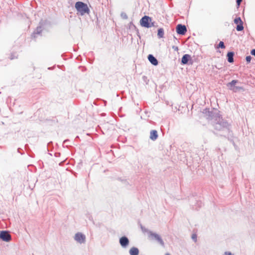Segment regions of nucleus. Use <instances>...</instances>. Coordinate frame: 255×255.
I'll return each instance as SVG.
<instances>
[{"label":"nucleus","mask_w":255,"mask_h":255,"mask_svg":"<svg viewBox=\"0 0 255 255\" xmlns=\"http://www.w3.org/2000/svg\"><path fill=\"white\" fill-rule=\"evenodd\" d=\"M165 255H170L169 253H166Z\"/></svg>","instance_id":"nucleus-32"},{"label":"nucleus","mask_w":255,"mask_h":255,"mask_svg":"<svg viewBox=\"0 0 255 255\" xmlns=\"http://www.w3.org/2000/svg\"><path fill=\"white\" fill-rule=\"evenodd\" d=\"M176 32L178 34L183 35L187 32V28L185 25L178 24L176 26Z\"/></svg>","instance_id":"nucleus-9"},{"label":"nucleus","mask_w":255,"mask_h":255,"mask_svg":"<svg viewBox=\"0 0 255 255\" xmlns=\"http://www.w3.org/2000/svg\"><path fill=\"white\" fill-rule=\"evenodd\" d=\"M75 6L77 10L80 12V14L82 15L85 13L88 14L90 12V9L88 7L87 4L83 2H76Z\"/></svg>","instance_id":"nucleus-2"},{"label":"nucleus","mask_w":255,"mask_h":255,"mask_svg":"<svg viewBox=\"0 0 255 255\" xmlns=\"http://www.w3.org/2000/svg\"><path fill=\"white\" fill-rule=\"evenodd\" d=\"M140 228H141V231L143 233H147L148 234V235H149V232H151L150 231H149L147 229L145 228L144 227L142 226L141 225H140Z\"/></svg>","instance_id":"nucleus-20"},{"label":"nucleus","mask_w":255,"mask_h":255,"mask_svg":"<svg viewBox=\"0 0 255 255\" xmlns=\"http://www.w3.org/2000/svg\"><path fill=\"white\" fill-rule=\"evenodd\" d=\"M197 205L199 207H200L202 206V203L200 201H198L197 202Z\"/></svg>","instance_id":"nucleus-28"},{"label":"nucleus","mask_w":255,"mask_h":255,"mask_svg":"<svg viewBox=\"0 0 255 255\" xmlns=\"http://www.w3.org/2000/svg\"><path fill=\"white\" fill-rule=\"evenodd\" d=\"M129 29H132V28L134 29L136 31L137 35L139 37V38H140L138 30V29H137V28L136 27L135 25L133 24L132 22H130L129 23Z\"/></svg>","instance_id":"nucleus-16"},{"label":"nucleus","mask_w":255,"mask_h":255,"mask_svg":"<svg viewBox=\"0 0 255 255\" xmlns=\"http://www.w3.org/2000/svg\"><path fill=\"white\" fill-rule=\"evenodd\" d=\"M86 236L81 232H78L75 234L74 239L80 244H85L86 243Z\"/></svg>","instance_id":"nucleus-5"},{"label":"nucleus","mask_w":255,"mask_h":255,"mask_svg":"<svg viewBox=\"0 0 255 255\" xmlns=\"http://www.w3.org/2000/svg\"><path fill=\"white\" fill-rule=\"evenodd\" d=\"M151 18L148 16L144 15L140 20V25L144 27L150 28L154 26V23L151 22Z\"/></svg>","instance_id":"nucleus-4"},{"label":"nucleus","mask_w":255,"mask_h":255,"mask_svg":"<svg viewBox=\"0 0 255 255\" xmlns=\"http://www.w3.org/2000/svg\"><path fill=\"white\" fill-rule=\"evenodd\" d=\"M42 29L41 25L38 26L36 28L35 31L33 33L32 35L35 37V34H40L42 32Z\"/></svg>","instance_id":"nucleus-18"},{"label":"nucleus","mask_w":255,"mask_h":255,"mask_svg":"<svg viewBox=\"0 0 255 255\" xmlns=\"http://www.w3.org/2000/svg\"><path fill=\"white\" fill-rule=\"evenodd\" d=\"M130 255H138L139 250L136 247H132L129 251Z\"/></svg>","instance_id":"nucleus-15"},{"label":"nucleus","mask_w":255,"mask_h":255,"mask_svg":"<svg viewBox=\"0 0 255 255\" xmlns=\"http://www.w3.org/2000/svg\"><path fill=\"white\" fill-rule=\"evenodd\" d=\"M192 239L195 241V242H196L197 241V236L195 234H193L192 235Z\"/></svg>","instance_id":"nucleus-25"},{"label":"nucleus","mask_w":255,"mask_h":255,"mask_svg":"<svg viewBox=\"0 0 255 255\" xmlns=\"http://www.w3.org/2000/svg\"><path fill=\"white\" fill-rule=\"evenodd\" d=\"M191 60V57L190 55L187 54H184L181 58V63L182 65L187 64L188 62Z\"/></svg>","instance_id":"nucleus-11"},{"label":"nucleus","mask_w":255,"mask_h":255,"mask_svg":"<svg viewBox=\"0 0 255 255\" xmlns=\"http://www.w3.org/2000/svg\"><path fill=\"white\" fill-rule=\"evenodd\" d=\"M164 32L162 28H160L158 29L157 36L159 38H161L164 37Z\"/></svg>","instance_id":"nucleus-17"},{"label":"nucleus","mask_w":255,"mask_h":255,"mask_svg":"<svg viewBox=\"0 0 255 255\" xmlns=\"http://www.w3.org/2000/svg\"><path fill=\"white\" fill-rule=\"evenodd\" d=\"M17 57V55L16 53H12L10 55V59L11 60L14 59L15 58H16Z\"/></svg>","instance_id":"nucleus-23"},{"label":"nucleus","mask_w":255,"mask_h":255,"mask_svg":"<svg viewBox=\"0 0 255 255\" xmlns=\"http://www.w3.org/2000/svg\"><path fill=\"white\" fill-rule=\"evenodd\" d=\"M148 60L154 66L158 65V62L157 59L152 54H149L148 55Z\"/></svg>","instance_id":"nucleus-12"},{"label":"nucleus","mask_w":255,"mask_h":255,"mask_svg":"<svg viewBox=\"0 0 255 255\" xmlns=\"http://www.w3.org/2000/svg\"><path fill=\"white\" fill-rule=\"evenodd\" d=\"M214 127L216 130L223 132L221 135L226 136L227 133L229 134L230 132L229 124L220 117L217 119Z\"/></svg>","instance_id":"nucleus-1"},{"label":"nucleus","mask_w":255,"mask_h":255,"mask_svg":"<svg viewBox=\"0 0 255 255\" xmlns=\"http://www.w3.org/2000/svg\"><path fill=\"white\" fill-rule=\"evenodd\" d=\"M119 243L123 248H126L129 245V241L128 237L123 236L120 238Z\"/></svg>","instance_id":"nucleus-10"},{"label":"nucleus","mask_w":255,"mask_h":255,"mask_svg":"<svg viewBox=\"0 0 255 255\" xmlns=\"http://www.w3.org/2000/svg\"><path fill=\"white\" fill-rule=\"evenodd\" d=\"M203 113L209 120L215 119L216 121H217V119L220 117L219 112L217 111H210L209 109H206Z\"/></svg>","instance_id":"nucleus-3"},{"label":"nucleus","mask_w":255,"mask_h":255,"mask_svg":"<svg viewBox=\"0 0 255 255\" xmlns=\"http://www.w3.org/2000/svg\"><path fill=\"white\" fill-rule=\"evenodd\" d=\"M236 89H241V87H236Z\"/></svg>","instance_id":"nucleus-33"},{"label":"nucleus","mask_w":255,"mask_h":255,"mask_svg":"<svg viewBox=\"0 0 255 255\" xmlns=\"http://www.w3.org/2000/svg\"><path fill=\"white\" fill-rule=\"evenodd\" d=\"M158 137L157 131L156 130H152L150 132V138L152 140H155Z\"/></svg>","instance_id":"nucleus-13"},{"label":"nucleus","mask_w":255,"mask_h":255,"mask_svg":"<svg viewBox=\"0 0 255 255\" xmlns=\"http://www.w3.org/2000/svg\"><path fill=\"white\" fill-rule=\"evenodd\" d=\"M0 239L4 242H9L11 239V236L7 231H1L0 232Z\"/></svg>","instance_id":"nucleus-6"},{"label":"nucleus","mask_w":255,"mask_h":255,"mask_svg":"<svg viewBox=\"0 0 255 255\" xmlns=\"http://www.w3.org/2000/svg\"><path fill=\"white\" fill-rule=\"evenodd\" d=\"M252 58V57L251 56H247L246 57V60L248 63H249L251 62Z\"/></svg>","instance_id":"nucleus-24"},{"label":"nucleus","mask_w":255,"mask_h":255,"mask_svg":"<svg viewBox=\"0 0 255 255\" xmlns=\"http://www.w3.org/2000/svg\"><path fill=\"white\" fill-rule=\"evenodd\" d=\"M222 48V49H224L225 48V46L224 42L220 41L219 42V44L217 46V48Z\"/></svg>","instance_id":"nucleus-21"},{"label":"nucleus","mask_w":255,"mask_h":255,"mask_svg":"<svg viewBox=\"0 0 255 255\" xmlns=\"http://www.w3.org/2000/svg\"><path fill=\"white\" fill-rule=\"evenodd\" d=\"M242 0H236V2L238 5H240Z\"/></svg>","instance_id":"nucleus-29"},{"label":"nucleus","mask_w":255,"mask_h":255,"mask_svg":"<svg viewBox=\"0 0 255 255\" xmlns=\"http://www.w3.org/2000/svg\"><path fill=\"white\" fill-rule=\"evenodd\" d=\"M172 48L175 51H177L178 50V47L176 46H174V45L172 46Z\"/></svg>","instance_id":"nucleus-26"},{"label":"nucleus","mask_w":255,"mask_h":255,"mask_svg":"<svg viewBox=\"0 0 255 255\" xmlns=\"http://www.w3.org/2000/svg\"><path fill=\"white\" fill-rule=\"evenodd\" d=\"M224 255H233L230 252H225Z\"/></svg>","instance_id":"nucleus-27"},{"label":"nucleus","mask_w":255,"mask_h":255,"mask_svg":"<svg viewBox=\"0 0 255 255\" xmlns=\"http://www.w3.org/2000/svg\"><path fill=\"white\" fill-rule=\"evenodd\" d=\"M238 82V80H233L231 82L227 84V86L228 87H230V89H231L232 87L234 86Z\"/></svg>","instance_id":"nucleus-19"},{"label":"nucleus","mask_w":255,"mask_h":255,"mask_svg":"<svg viewBox=\"0 0 255 255\" xmlns=\"http://www.w3.org/2000/svg\"><path fill=\"white\" fill-rule=\"evenodd\" d=\"M234 52L233 51L228 52L227 55V60L229 63L234 62Z\"/></svg>","instance_id":"nucleus-14"},{"label":"nucleus","mask_w":255,"mask_h":255,"mask_svg":"<svg viewBox=\"0 0 255 255\" xmlns=\"http://www.w3.org/2000/svg\"><path fill=\"white\" fill-rule=\"evenodd\" d=\"M68 141H69V140H68V139H66V140H65L63 141V143H64V144H66V143H67V142Z\"/></svg>","instance_id":"nucleus-31"},{"label":"nucleus","mask_w":255,"mask_h":255,"mask_svg":"<svg viewBox=\"0 0 255 255\" xmlns=\"http://www.w3.org/2000/svg\"><path fill=\"white\" fill-rule=\"evenodd\" d=\"M121 16L123 19H126L128 18L127 14L125 12H122L121 14Z\"/></svg>","instance_id":"nucleus-22"},{"label":"nucleus","mask_w":255,"mask_h":255,"mask_svg":"<svg viewBox=\"0 0 255 255\" xmlns=\"http://www.w3.org/2000/svg\"><path fill=\"white\" fill-rule=\"evenodd\" d=\"M234 21L237 25L236 27L237 31H241L244 29L243 22L240 17H236Z\"/></svg>","instance_id":"nucleus-8"},{"label":"nucleus","mask_w":255,"mask_h":255,"mask_svg":"<svg viewBox=\"0 0 255 255\" xmlns=\"http://www.w3.org/2000/svg\"><path fill=\"white\" fill-rule=\"evenodd\" d=\"M52 144V142L50 141V142L48 143L47 146H50L51 145V144Z\"/></svg>","instance_id":"nucleus-30"},{"label":"nucleus","mask_w":255,"mask_h":255,"mask_svg":"<svg viewBox=\"0 0 255 255\" xmlns=\"http://www.w3.org/2000/svg\"><path fill=\"white\" fill-rule=\"evenodd\" d=\"M149 237L154 240L157 241L162 246H164V243L161 237L157 234L149 232Z\"/></svg>","instance_id":"nucleus-7"}]
</instances>
